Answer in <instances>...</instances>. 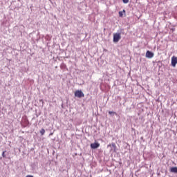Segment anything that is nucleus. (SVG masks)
Returning a JSON list of instances; mask_svg holds the SVG:
<instances>
[{
    "instance_id": "13",
    "label": "nucleus",
    "mask_w": 177,
    "mask_h": 177,
    "mask_svg": "<svg viewBox=\"0 0 177 177\" xmlns=\"http://www.w3.org/2000/svg\"><path fill=\"white\" fill-rule=\"evenodd\" d=\"M26 177H34V176H32V175H27Z\"/></svg>"
},
{
    "instance_id": "9",
    "label": "nucleus",
    "mask_w": 177,
    "mask_h": 177,
    "mask_svg": "<svg viewBox=\"0 0 177 177\" xmlns=\"http://www.w3.org/2000/svg\"><path fill=\"white\" fill-rule=\"evenodd\" d=\"M109 114H110V115H111V114H115V115H117V113L114 112V111H109Z\"/></svg>"
},
{
    "instance_id": "8",
    "label": "nucleus",
    "mask_w": 177,
    "mask_h": 177,
    "mask_svg": "<svg viewBox=\"0 0 177 177\" xmlns=\"http://www.w3.org/2000/svg\"><path fill=\"white\" fill-rule=\"evenodd\" d=\"M40 133L41 136L45 135V129H41L40 131Z\"/></svg>"
},
{
    "instance_id": "2",
    "label": "nucleus",
    "mask_w": 177,
    "mask_h": 177,
    "mask_svg": "<svg viewBox=\"0 0 177 177\" xmlns=\"http://www.w3.org/2000/svg\"><path fill=\"white\" fill-rule=\"evenodd\" d=\"M121 39V35L119 33H116L113 35L114 42H118Z\"/></svg>"
},
{
    "instance_id": "1",
    "label": "nucleus",
    "mask_w": 177,
    "mask_h": 177,
    "mask_svg": "<svg viewBox=\"0 0 177 177\" xmlns=\"http://www.w3.org/2000/svg\"><path fill=\"white\" fill-rule=\"evenodd\" d=\"M75 97H79L80 99L81 97H85V94H84L82 91L77 90L75 92Z\"/></svg>"
},
{
    "instance_id": "10",
    "label": "nucleus",
    "mask_w": 177,
    "mask_h": 177,
    "mask_svg": "<svg viewBox=\"0 0 177 177\" xmlns=\"http://www.w3.org/2000/svg\"><path fill=\"white\" fill-rule=\"evenodd\" d=\"M119 16H120V17H122V16H124V14L122 13V11L119 12Z\"/></svg>"
},
{
    "instance_id": "16",
    "label": "nucleus",
    "mask_w": 177,
    "mask_h": 177,
    "mask_svg": "<svg viewBox=\"0 0 177 177\" xmlns=\"http://www.w3.org/2000/svg\"><path fill=\"white\" fill-rule=\"evenodd\" d=\"M110 146H111V145H108V147H110Z\"/></svg>"
},
{
    "instance_id": "14",
    "label": "nucleus",
    "mask_w": 177,
    "mask_h": 177,
    "mask_svg": "<svg viewBox=\"0 0 177 177\" xmlns=\"http://www.w3.org/2000/svg\"><path fill=\"white\" fill-rule=\"evenodd\" d=\"M52 135H53V133H50V136H52Z\"/></svg>"
},
{
    "instance_id": "7",
    "label": "nucleus",
    "mask_w": 177,
    "mask_h": 177,
    "mask_svg": "<svg viewBox=\"0 0 177 177\" xmlns=\"http://www.w3.org/2000/svg\"><path fill=\"white\" fill-rule=\"evenodd\" d=\"M111 146L113 147L114 151L115 152L117 150V145H115V143L112 142Z\"/></svg>"
},
{
    "instance_id": "12",
    "label": "nucleus",
    "mask_w": 177,
    "mask_h": 177,
    "mask_svg": "<svg viewBox=\"0 0 177 177\" xmlns=\"http://www.w3.org/2000/svg\"><path fill=\"white\" fill-rule=\"evenodd\" d=\"M6 152V151H3V153H2V157H3V158H5V157H6V155H5Z\"/></svg>"
},
{
    "instance_id": "3",
    "label": "nucleus",
    "mask_w": 177,
    "mask_h": 177,
    "mask_svg": "<svg viewBox=\"0 0 177 177\" xmlns=\"http://www.w3.org/2000/svg\"><path fill=\"white\" fill-rule=\"evenodd\" d=\"M177 64V57L175 56H173L171 57V66L172 67H176Z\"/></svg>"
},
{
    "instance_id": "6",
    "label": "nucleus",
    "mask_w": 177,
    "mask_h": 177,
    "mask_svg": "<svg viewBox=\"0 0 177 177\" xmlns=\"http://www.w3.org/2000/svg\"><path fill=\"white\" fill-rule=\"evenodd\" d=\"M170 172H174V174H177V167H171L170 169Z\"/></svg>"
},
{
    "instance_id": "15",
    "label": "nucleus",
    "mask_w": 177,
    "mask_h": 177,
    "mask_svg": "<svg viewBox=\"0 0 177 177\" xmlns=\"http://www.w3.org/2000/svg\"><path fill=\"white\" fill-rule=\"evenodd\" d=\"M123 13H125V10H123Z\"/></svg>"
},
{
    "instance_id": "5",
    "label": "nucleus",
    "mask_w": 177,
    "mask_h": 177,
    "mask_svg": "<svg viewBox=\"0 0 177 177\" xmlns=\"http://www.w3.org/2000/svg\"><path fill=\"white\" fill-rule=\"evenodd\" d=\"M91 149H97L100 147V144L99 142H94L91 144Z\"/></svg>"
},
{
    "instance_id": "11",
    "label": "nucleus",
    "mask_w": 177,
    "mask_h": 177,
    "mask_svg": "<svg viewBox=\"0 0 177 177\" xmlns=\"http://www.w3.org/2000/svg\"><path fill=\"white\" fill-rule=\"evenodd\" d=\"M123 3H128L129 2V0H122Z\"/></svg>"
},
{
    "instance_id": "4",
    "label": "nucleus",
    "mask_w": 177,
    "mask_h": 177,
    "mask_svg": "<svg viewBox=\"0 0 177 177\" xmlns=\"http://www.w3.org/2000/svg\"><path fill=\"white\" fill-rule=\"evenodd\" d=\"M154 57V53L147 50L146 53V57H147L148 59H151Z\"/></svg>"
}]
</instances>
